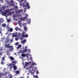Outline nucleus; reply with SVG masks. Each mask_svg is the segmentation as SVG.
I'll return each mask as SVG.
<instances>
[{
    "mask_svg": "<svg viewBox=\"0 0 78 78\" xmlns=\"http://www.w3.org/2000/svg\"><path fill=\"white\" fill-rule=\"evenodd\" d=\"M10 44H8L5 45V47L6 48H10L9 50L10 51L13 50V46H10Z\"/></svg>",
    "mask_w": 78,
    "mask_h": 78,
    "instance_id": "1",
    "label": "nucleus"
},
{
    "mask_svg": "<svg viewBox=\"0 0 78 78\" xmlns=\"http://www.w3.org/2000/svg\"><path fill=\"white\" fill-rule=\"evenodd\" d=\"M16 37V36H14V35H13L12 36V37ZM13 37L12 38V39H11V40H10L8 38H7L6 40V41L5 42V44H7L9 43V41H11L10 42H9V43H12L13 41Z\"/></svg>",
    "mask_w": 78,
    "mask_h": 78,
    "instance_id": "2",
    "label": "nucleus"
},
{
    "mask_svg": "<svg viewBox=\"0 0 78 78\" xmlns=\"http://www.w3.org/2000/svg\"><path fill=\"white\" fill-rule=\"evenodd\" d=\"M12 63H13V68L15 70H16V69H17V67L16 66H15V65L16 64V62L15 61H12Z\"/></svg>",
    "mask_w": 78,
    "mask_h": 78,
    "instance_id": "3",
    "label": "nucleus"
},
{
    "mask_svg": "<svg viewBox=\"0 0 78 78\" xmlns=\"http://www.w3.org/2000/svg\"><path fill=\"white\" fill-rule=\"evenodd\" d=\"M25 32H23V33H21V35H22V37L24 38V37L25 36Z\"/></svg>",
    "mask_w": 78,
    "mask_h": 78,
    "instance_id": "4",
    "label": "nucleus"
},
{
    "mask_svg": "<svg viewBox=\"0 0 78 78\" xmlns=\"http://www.w3.org/2000/svg\"><path fill=\"white\" fill-rule=\"evenodd\" d=\"M29 6V4L28 2H27V3H26V5H24V4H23V6H24V7H27V6Z\"/></svg>",
    "mask_w": 78,
    "mask_h": 78,
    "instance_id": "5",
    "label": "nucleus"
},
{
    "mask_svg": "<svg viewBox=\"0 0 78 78\" xmlns=\"http://www.w3.org/2000/svg\"><path fill=\"white\" fill-rule=\"evenodd\" d=\"M13 65V63L12 64H9V66L10 67L11 69L12 68V66Z\"/></svg>",
    "mask_w": 78,
    "mask_h": 78,
    "instance_id": "6",
    "label": "nucleus"
},
{
    "mask_svg": "<svg viewBox=\"0 0 78 78\" xmlns=\"http://www.w3.org/2000/svg\"><path fill=\"white\" fill-rule=\"evenodd\" d=\"M24 30L25 31H26L27 30V27L25 26H24Z\"/></svg>",
    "mask_w": 78,
    "mask_h": 78,
    "instance_id": "7",
    "label": "nucleus"
},
{
    "mask_svg": "<svg viewBox=\"0 0 78 78\" xmlns=\"http://www.w3.org/2000/svg\"><path fill=\"white\" fill-rule=\"evenodd\" d=\"M10 59L11 60H14V58L12 57H10Z\"/></svg>",
    "mask_w": 78,
    "mask_h": 78,
    "instance_id": "8",
    "label": "nucleus"
},
{
    "mask_svg": "<svg viewBox=\"0 0 78 78\" xmlns=\"http://www.w3.org/2000/svg\"><path fill=\"white\" fill-rule=\"evenodd\" d=\"M27 49V48H26V49H24L23 50V51H24V52H26L28 51V50Z\"/></svg>",
    "mask_w": 78,
    "mask_h": 78,
    "instance_id": "9",
    "label": "nucleus"
},
{
    "mask_svg": "<svg viewBox=\"0 0 78 78\" xmlns=\"http://www.w3.org/2000/svg\"><path fill=\"white\" fill-rule=\"evenodd\" d=\"M6 24H2V26L4 28H5V27H6Z\"/></svg>",
    "mask_w": 78,
    "mask_h": 78,
    "instance_id": "10",
    "label": "nucleus"
},
{
    "mask_svg": "<svg viewBox=\"0 0 78 78\" xmlns=\"http://www.w3.org/2000/svg\"><path fill=\"white\" fill-rule=\"evenodd\" d=\"M8 76H9V77H7L6 78H12V76L11 75H10L9 76L8 75Z\"/></svg>",
    "mask_w": 78,
    "mask_h": 78,
    "instance_id": "11",
    "label": "nucleus"
},
{
    "mask_svg": "<svg viewBox=\"0 0 78 78\" xmlns=\"http://www.w3.org/2000/svg\"><path fill=\"white\" fill-rule=\"evenodd\" d=\"M21 47V45H19L17 47V48L19 49Z\"/></svg>",
    "mask_w": 78,
    "mask_h": 78,
    "instance_id": "12",
    "label": "nucleus"
},
{
    "mask_svg": "<svg viewBox=\"0 0 78 78\" xmlns=\"http://www.w3.org/2000/svg\"><path fill=\"white\" fill-rule=\"evenodd\" d=\"M9 31L10 32H12L13 31V30L12 28H10Z\"/></svg>",
    "mask_w": 78,
    "mask_h": 78,
    "instance_id": "13",
    "label": "nucleus"
},
{
    "mask_svg": "<svg viewBox=\"0 0 78 78\" xmlns=\"http://www.w3.org/2000/svg\"><path fill=\"white\" fill-rule=\"evenodd\" d=\"M29 63L28 62H26V63H25V65H26L27 66H28L29 65Z\"/></svg>",
    "mask_w": 78,
    "mask_h": 78,
    "instance_id": "14",
    "label": "nucleus"
},
{
    "mask_svg": "<svg viewBox=\"0 0 78 78\" xmlns=\"http://www.w3.org/2000/svg\"><path fill=\"white\" fill-rule=\"evenodd\" d=\"M22 20H25L26 19V17H24L23 18H22Z\"/></svg>",
    "mask_w": 78,
    "mask_h": 78,
    "instance_id": "15",
    "label": "nucleus"
},
{
    "mask_svg": "<svg viewBox=\"0 0 78 78\" xmlns=\"http://www.w3.org/2000/svg\"><path fill=\"white\" fill-rule=\"evenodd\" d=\"M21 55H22V56L23 57H25V55L23 54H21Z\"/></svg>",
    "mask_w": 78,
    "mask_h": 78,
    "instance_id": "16",
    "label": "nucleus"
},
{
    "mask_svg": "<svg viewBox=\"0 0 78 78\" xmlns=\"http://www.w3.org/2000/svg\"><path fill=\"white\" fill-rule=\"evenodd\" d=\"M26 42V40H23V41H21V42H22V43H24V42Z\"/></svg>",
    "mask_w": 78,
    "mask_h": 78,
    "instance_id": "17",
    "label": "nucleus"
},
{
    "mask_svg": "<svg viewBox=\"0 0 78 78\" xmlns=\"http://www.w3.org/2000/svg\"><path fill=\"white\" fill-rule=\"evenodd\" d=\"M28 35L27 34H26V35H25L24 36V37H26L27 38V37H28Z\"/></svg>",
    "mask_w": 78,
    "mask_h": 78,
    "instance_id": "18",
    "label": "nucleus"
},
{
    "mask_svg": "<svg viewBox=\"0 0 78 78\" xmlns=\"http://www.w3.org/2000/svg\"><path fill=\"white\" fill-rule=\"evenodd\" d=\"M34 78H38V76L37 75H36V76L34 75Z\"/></svg>",
    "mask_w": 78,
    "mask_h": 78,
    "instance_id": "19",
    "label": "nucleus"
},
{
    "mask_svg": "<svg viewBox=\"0 0 78 78\" xmlns=\"http://www.w3.org/2000/svg\"><path fill=\"white\" fill-rule=\"evenodd\" d=\"M5 58L4 57H3L2 58V61H5V60H4Z\"/></svg>",
    "mask_w": 78,
    "mask_h": 78,
    "instance_id": "20",
    "label": "nucleus"
},
{
    "mask_svg": "<svg viewBox=\"0 0 78 78\" xmlns=\"http://www.w3.org/2000/svg\"><path fill=\"white\" fill-rule=\"evenodd\" d=\"M15 30H16V31H18V27H16L15 28Z\"/></svg>",
    "mask_w": 78,
    "mask_h": 78,
    "instance_id": "21",
    "label": "nucleus"
},
{
    "mask_svg": "<svg viewBox=\"0 0 78 78\" xmlns=\"http://www.w3.org/2000/svg\"><path fill=\"white\" fill-rule=\"evenodd\" d=\"M23 37H22V36H21V37H20V39L21 40H23Z\"/></svg>",
    "mask_w": 78,
    "mask_h": 78,
    "instance_id": "22",
    "label": "nucleus"
},
{
    "mask_svg": "<svg viewBox=\"0 0 78 78\" xmlns=\"http://www.w3.org/2000/svg\"><path fill=\"white\" fill-rule=\"evenodd\" d=\"M16 74H18L19 73V71L17 70V71H16Z\"/></svg>",
    "mask_w": 78,
    "mask_h": 78,
    "instance_id": "23",
    "label": "nucleus"
},
{
    "mask_svg": "<svg viewBox=\"0 0 78 78\" xmlns=\"http://www.w3.org/2000/svg\"><path fill=\"white\" fill-rule=\"evenodd\" d=\"M3 53V52H0V55H2Z\"/></svg>",
    "mask_w": 78,
    "mask_h": 78,
    "instance_id": "24",
    "label": "nucleus"
},
{
    "mask_svg": "<svg viewBox=\"0 0 78 78\" xmlns=\"http://www.w3.org/2000/svg\"><path fill=\"white\" fill-rule=\"evenodd\" d=\"M7 21L8 22H10V20L9 19L8 20H7Z\"/></svg>",
    "mask_w": 78,
    "mask_h": 78,
    "instance_id": "25",
    "label": "nucleus"
},
{
    "mask_svg": "<svg viewBox=\"0 0 78 78\" xmlns=\"http://www.w3.org/2000/svg\"><path fill=\"white\" fill-rule=\"evenodd\" d=\"M19 44V43L18 42H16L15 44V45H18Z\"/></svg>",
    "mask_w": 78,
    "mask_h": 78,
    "instance_id": "26",
    "label": "nucleus"
},
{
    "mask_svg": "<svg viewBox=\"0 0 78 78\" xmlns=\"http://www.w3.org/2000/svg\"><path fill=\"white\" fill-rule=\"evenodd\" d=\"M18 40V38H17V37H16V38H15V40H16V41H17Z\"/></svg>",
    "mask_w": 78,
    "mask_h": 78,
    "instance_id": "27",
    "label": "nucleus"
},
{
    "mask_svg": "<svg viewBox=\"0 0 78 78\" xmlns=\"http://www.w3.org/2000/svg\"><path fill=\"white\" fill-rule=\"evenodd\" d=\"M1 64L2 65H4V62H1Z\"/></svg>",
    "mask_w": 78,
    "mask_h": 78,
    "instance_id": "28",
    "label": "nucleus"
},
{
    "mask_svg": "<svg viewBox=\"0 0 78 78\" xmlns=\"http://www.w3.org/2000/svg\"><path fill=\"white\" fill-rule=\"evenodd\" d=\"M2 74L0 73V78H1L2 77Z\"/></svg>",
    "mask_w": 78,
    "mask_h": 78,
    "instance_id": "29",
    "label": "nucleus"
},
{
    "mask_svg": "<svg viewBox=\"0 0 78 78\" xmlns=\"http://www.w3.org/2000/svg\"><path fill=\"white\" fill-rule=\"evenodd\" d=\"M6 2L7 3H9V1L8 0H6Z\"/></svg>",
    "mask_w": 78,
    "mask_h": 78,
    "instance_id": "30",
    "label": "nucleus"
},
{
    "mask_svg": "<svg viewBox=\"0 0 78 78\" xmlns=\"http://www.w3.org/2000/svg\"><path fill=\"white\" fill-rule=\"evenodd\" d=\"M27 9H29L30 8V7L29 5L27 6Z\"/></svg>",
    "mask_w": 78,
    "mask_h": 78,
    "instance_id": "31",
    "label": "nucleus"
},
{
    "mask_svg": "<svg viewBox=\"0 0 78 78\" xmlns=\"http://www.w3.org/2000/svg\"><path fill=\"white\" fill-rule=\"evenodd\" d=\"M8 12V10H6L5 11V12L7 13V12Z\"/></svg>",
    "mask_w": 78,
    "mask_h": 78,
    "instance_id": "32",
    "label": "nucleus"
},
{
    "mask_svg": "<svg viewBox=\"0 0 78 78\" xmlns=\"http://www.w3.org/2000/svg\"><path fill=\"white\" fill-rule=\"evenodd\" d=\"M32 65H36V64L35 63H32Z\"/></svg>",
    "mask_w": 78,
    "mask_h": 78,
    "instance_id": "33",
    "label": "nucleus"
},
{
    "mask_svg": "<svg viewBox=\"0 0 78 78\" xmlns=\"http://www.w3.org/2000/svg\"><path fill=\"white\" fill-rule=\"evenodd\" d=\"M31 73V75H33L34 74V73L33 72H32V73Z\"/></svg>",
    "mask_w": 78,
    "mask_h": 78,
    "instance_id": "34",
    "label": "nucleus"
},
{
    "mask_svg": "<svg viewBox=\"0 0 78 78\" xmlns=\"http://www.w3.org/2000/svg\"><path fill=\"white\" fill-rule=\"evenodd\" d=\"M8 73H5V76L6 75H7V74Z\"/></svg>",
    "mask_w": 78,
    "mask_h": 78,
    "instance_id": "35",
    "label": "nucleus"
},
{
    "mask_svg": "<svg viewBox=\"0 0 78 78\" xmlns=\"http://www.w3.org/2000/svg\"><path fill=\"white\" fill-rule=\"evenodd\" d=\"M21 12L20 10H18V13H20Z\"/></svg>",
    "mask_w": 78,
    "mask_h": 78,
    "instance_id": "36",
    "label": "nucleus"
},
{
    "mask_svg": "<svg viewBox=\"0 0 78 78\" xmlns=\"http://www.w3.org/2000/svg\"><path fill=\"white\" fill-rule=\"evenodd\" d=\"M3 14L4 15H6V13H5V12H4V13H3Z\"/></svg>",
    "mask_w": 78,
    "mask_h": 78,
    "instance_id": "37",
    "label": "nucleus"
},
{
    "mask_svg": "<svg viewBox=\"0 0 78 78\" xmlns=\"http://www.w3.org/2000/svg\"><path fill=\"white\" fill-rule=\"evenodd\" d=\"M29 72H30V73H31L32 72H33L31 71H29Z\"/></svg>",
    "mask_w": 78,
    "mask_h": 78,
    "instance_id": "38",
    "label": "nucleus"
},
{
    "mask_svg": "<svg viewBox=\"0 0 78 78\" xmlns=\"http://www.w3.org/2000/svg\"><path fill=\"white\" fill-rule=\"evenodd\" d=\"M26 17L28 16V15H27V14H26Z\"/></svg>",
    "mask_w": 78,
    "mask_h": 78,
    "instance_id": "39",
    "label": "nucleus"
},
{
    "mask_svg": "<svg viewBox=\"0 0 78 78\" xmlns=\"http://www.w3.org/2000/svg\"><path fill=\"white\" fill-rule=\"evenodd\" d=\"M38 73H39V72L38 71H37V74H38Z\"/></svg>",
    "mask_w": 78,
    "mask_h": 78,
    "instance_id": "40",
    "label": "nucleus"
},
{
    "mask_svg": "<svg viewBox=\"0 0 78 78\" xmlns=\"http://www.w3.org/2000/svg\"><path fill=\"white\" fill-rule=\"evenodd\" d=\"M3 8L4 9H5V7H3Z\"/></svg>",
    "mask_w": 78,
    "mask_h": 78,
    "instance_id": "41",
    "label": "nucleus"
},
{
    "mask_svg": "<svg viewBox=\"0 0 78 78\" xmlns=\"http://www.w3.org/2000/svg\"><path fill=\"white\" fill-rule=\"evenodd\" d=\"M32 66H30V68H32Z\"/></svg>",
    "mask_w": 78,
    "mask_h": 78,
    "instance_id": "42",
    "label": "nucleus"
},
{
    "mask_svg": "<svg viewBox=\"0 0 78 78\" xmlns=\"http://www.w3.org/2000/svg\"><path fill=\"white\" fill-rule=\"evenodd\" d=\"M11 33L9 34V36H10V35H11Z\"/></svg>",
    "mask_w": 78,
    "mask_h": 78,
    "instance_id": "43",
    "label": "nucleus"
},
{
    "mask_svg": "<svg viewBox=\"0 0 78 78\" xmlns=\"http://www.w3.org/2000/svg\"><path fill=\"white\" fill-rule=\"evenodd\" d=\"M29 74H30L29 73H27V75H29Z\"/></svg>",
    "mask_w": 78,
    "mask_h": 78,
    "instance_id": "44",
    "label": "nucleus"
},
{
    "mask_svg": "<svg viewBox=\"0 0 78 78\" xmlns=\"http://www.w3.org/2000/svg\"><path fill=\"white\" fill-rule=\"evenodd\" d=\"M8 32H9L10 31V30H8Z\"/></svg>",
    "mask_w": 78,
    "mask_h": 78,
    "instance_id": "45",
    "label": "nucleus"
},
{
    "mask_svg": "<svg viewBox=\"0 0 78 78\" xmlns=\"http://www.w3.org/2000/svg\"><path fill=\"white\" fill-rule=\"evenodd\" d=\"M8 34V33L7 32L6 34Z\"/></svg>",
    "mask_w": 78,
    "mask_h": 78,
    "instance_id": "46",
    "label": "nucleus"
},
{
    "mask_svg": "<svg viewBox=\"0 0 78 78\" xmlns=\"http://www.w3.org/2000/svg\"><path fill=\"white\" fill-rule=\"evenodd\" d=\"M29 77L28 76H27V78H28Z\"/></svg>",
    "mask_w": 78,
    "mask_h": 78,
    "instance_id": "47",
    "label": "nucleus"
},
{
    "mask_svg": "<svg viewBox=\"0 0 78 78\" xmlns=\"http://www.w3.org/2000/svg\"><path fill=\"white\" fill-rule=\"evenodd\" d=\"M20 78H23V77H20Z\"/></svg>",
    "mask_w": 78,
    "mask_h": 78,
    "instance_id": "48",
    "label": "nucleus"
},
{
    "mask_svg": "<svg viewBox=\"0 0 78 78\" xmlns=\"http://www.w3.org/2000/svg\"><path fill=\"white\" fill-rule=\"evenodd\" d=\"M18 7H17H17H16V8H17Z\"/></svg>",
    "mask_w": 78,
    "mask_h": 78,
    "instance_id": "49",
    "label": "nucleus"
},
{
    "mask_svg": "<svg viewBox=\"0 0 78 78\" xmlns=\"http://www.w3.org/2000/svg\"><path fill=\"white\" fill-rule=\"evenodd\" d=\"M28 56V55H27V57Z\"/></svg>",
    "mask_w": 78,
    "mask_h": 78,
    "instance_id": "50",
    "label": "nucleus"
},
{
    "mask_svg": "<svg viewBox=\"0 0 78 78\" xmlns=\"http://www.w3.org/2000/svg\"><path fill=\"white\" fill-rule=\"evenodd\" d=\"M24 67H26V66H24Z\"/></svg>",
    "mask_w": 78,
    "mask_h": 78,
    "instance_id": "51",
    "label": "nucleus"
},
{
    "mask_svg": "<svg viewBox=\"0 0 78 78\" xmlns=\"http://www.w3.org/2000/svg\"><path fill=\"white\" fill-rule=\"evenodd\" d=\"M32 70H33V69Z\"/></svg>",
    "mask_w": 78,
    "mask_h": 78,
    "instance_id": "52",
    "label": "nucleus"
}]
</instances>
